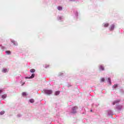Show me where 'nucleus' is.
<instances>
[{
  "label": "nucleus",
  "mask_w": 124,
  "mask_h": 124,
  "mask_svg": "<svg viewBox=\"0 0 124 124\" xmlns=\"http://www.w3.org/2000/svg\"><path fill=\"white\" fill-rule=\"evenodd\" d=\"M78 108L77 106L73 108L72 109L71 113L72 114H76V113H77V111H76V110H77Z\"/></svg>",
  "instance_id": "1"
},
{
  "label": "nucleus",
  "mask_w": 124,
  "mask_h": 124,
  "mask_svg": "<svg viewBox=\"0 0 124 124\" xmlns=\"http://www.w3.org/2000/svg\"><path fill=\"white\" fill-rule=\"evenodd\" d=\"M44 93L46 94L50 95V94H52V90H44Z\"/></svg>",
  "instance_id": "2"
},
{
  "label": "nucleus",
  "mask_w": 124,
  "mask_h": 124,
  "mask_svg": "<svg viewBox=\"0 0 124 124\" xmlns=\"http://www.w3.org/2000/svg\"><path fill=\"white\" fill-rule=\"evenodd\" d=\"M115 29V25L112 24L110 26L109 30L110 31H114V29Z\"/></svg>",
  "instance_id": "3"
},
{
  "label": "nucleus",
  "mask_w": 124,
  "mask_h": 124,
  "mask_svg": "<svg viewBox=\"0 0 124 124\" xmlns=\"http://www.w3.org/2000/svg\"><path fill=\"white\" fill-rule=\"evenodd\" d=\"M11 42L13 43L14 45L15 46H17V45H18V43L15 41H12Z\"/></svg>",
  "instance_id": "4"
},
{
  "label": "nucleus",
  "mask_w": 124,
  "mask_h": 124,
  "mask_svg": "<svg viewBox=\"0 0 124 124\" xmlns=\"http://www.w3.org/2000/svg\"><path fill=\"white\" fill-rule=\"evenodd\" d=\"M7 97V95L6 94H4L3 95H2L1 96V98L3 99H4L6 98Z\"/></svg>",
  "instance_id": "5"
},
{
  "label": "nucleus",
  "mask_w": 124,
  "mask_h": 124,
  "mask_svg": "<svg viewBox=\"0 0 124 124\" xmlns=\"http://www.w3.org/2000/svg\"><path fill=\"white\" fill-rule=\"evenodd\" d=\"M34 76H35V75H34V74H32V75H31V76L30 77H29V78H28V79H31V78H34Z\"/></svg>",
  "instance_id": "6"
},
{
  "label": "nucleus",
  "mask_w": 124,
  "mask_h": 124,
  "mask_svg": "<svg viewBox=\"0 0 124 124\" xmlns=\"http://www.w3.org/2000/svg\"><path fill=\"white\" fill-rule=\"evenodd\" d=\"M8 70H7V69H3L2 70V72H3V73H6V72H8Z\"/></svg>",
  "instance_id": "7"
},
{
  "label": "nucleus",
  "mask_w": 124,
  "mask_h": 124,
  "mask_svg": "<svg viewBox=\"0 0 124 124\" xmlns=\"http://www.w3.org/2000/svg\"><path fill=\"white\" fill-rule=\"evenodd\" d=\"M104 27L105 28H107L108 27H109V24L108 23H105V24H104Z\"/></svg>",
  "instance_id": "8"
},
{
  "label": "nucleus",
  "mask_w": 124,
  "mask_h": 124,
  "mask_svg": "<svg viewBox=\"0 0 124 124\" xmlns=\"http://www.w3.org/2000/svg\"><path fill=\"white\" fill-rule=\"evenodd\" d=\"M30 72H31V73H34V72H35V69H31L30 70Z\"/></svg>",
  "instance_id": "9"
},
{
  "label": "nucleus",
  "mask_w": 124,
  "mask_h": 124,
  "mask_svg": "<svg viewBox=\"0 0 124 124\" xmlns=\"http://www.w3.org/2000/svg\"><path fill=\"white\" fill-rule=\"evenodd\" d=\"M99 68L101 69V70H104V67L102 66V65H100Z\"/></svg>",
  "instance_id": "10"
},
{
  "label": "nucleus",
  "mask_w": 124,
  "mask_h": 124,
  "mask_svg": "<svg viewBox=\"0 0 124 124\" xmlns=\"http://www.w3.org/2000/svg\"><path fill=\"white\" fill-rule=\"evenodd\" d=\"M30 102H31V103H34V100L33 99H31L30 100Z\"/></svg>",
  "instance_id": "11"
},
{
  "label": "nucleus",
  "mask_w": 124,
  "mask_h": 124,
  "mask_svg": "<svg viewBox=\"0 0 124 124\" xmlns=\"http://www.w3.org/2000/svg\"><path fill=\"white\" fill-rule=\"evenodd\" d=\"M5 52H6V54H7V55H10V54L11 53V52L9 50H7Z\"/></svg>",
  "instance_id": "12"
},
{
  "label": "nucleus",
  "mask_w": 124,
  "mask_h": 124,
  "mask_svg": "<svg viewBox=\"0 0 124 124\" xmlns=\"http://www.w3.org/2000/svg\"><path fill=\"white\" fill-rule=\"evenodd\" d=\"M60 91H56L55 92V95H59V93H60Z\"/></svg>",
  "instance_id": "13"
},
{
  "label": "nucleus",
  "mask_w": 124,
  "mask_h": 124,
  "mask_svg": "<svg viewBox=\"0 0 124 124\" xmlns=\"http://www.w3.org/2000/svg\"><path fill=\"white\" fill-rule=\"evenodd\" d=\"M118 102H120V101H119V100H116V101H114V102H113V105H115V104H116V103H118Z\"/></svg>",
  "instance_id": "14"
},
{
  "label": "nucleus",
  "mask_w": 124,
  "mask_h": 124,
  "mask_svg": "<svg viewBox=\"0 0 124 124\" xmlns=\"http://www.w3.org/2000/svg\"><path fill=\"white\" fill-rule=\"evenodd\" d=\"M22 95H23V96H26V95H28V94H27V93H26V92H23V93H22Z\"/></svg>",
  "instance_id": "15"
},
{
  "label": "nucleus",
  "mask_w": 124,
  "mask_h": 124,
  "mask_svg": "<svg viewBox=\"0 0 124 124\" xmlns=\"http://www.w3.org/2000/svg\"><path fill=\"white\" fill-rule=\"evenodd\" d=\"M4 113H5V111H2L0 112V115H3V114H4Z\"/></svg>",
  "instance_id": "16"
},
{
  "label": "nucleus",
  "mask_w": 124,
  "mask_h": 124,
  "mask_svg": "<svg viewBox=\"0 0 124 124\" xmlns=\"http://www.w3.org/2000/svg\"><path fill=\"white\" fill-rule=\"evenodd\" d=\"M117 87H118V85L115 84V85L113 86V89H116V88H117Z\"/></svg>",
  "instance_id": "17"
},
{
  "label": "nucleus",
  "mask_w": 124,
  "mask_h": 124,
  "mask_svg": "<svg viewBox=\"0 0 124 124\" xmlns=\"http://www.w3.org/2000/svg\"><path fill=\"white\" fill-rule=\"evenodd\" d=\"M101 82H105V78H101Z\"/></svg>",
  "instance_id": "18"
},
{
  "label": "nucleus",
  "mask_w": 124,
  "mask_h": 124,
  "mask_svg": "<svg viewBox=\"0 0 124 124\" xmlns=\"http://www.w3.org/2000/svg\"><path fill=\"white\" fill-rule=\"evenodd\" d=\"M58 10H62V7H58Z\"/></svg>",
  "instance_id": "19"
},
{
  "label": "nucleus",
  "mask_w": 124,
  "mask_h": 124,
  "mask_svg": "<svg viewBox=\"0 0 124 124\" xmlns=\"http://www.w3.org/2000/svg\"><path fill=\"white\" fill-rule=\"evenodd\" d=\"M45 67H46V68H48V67H49V65L45 64Z\"/></svg>",
  "instance_id": "20"
},
{
  "label": "nucleus",
  "mask_w": 124,
  "mask_h": 124,
  "mask_svg": "<svg viewBox=\"0 0 124 124\" xmlns=\"http://www.w3.org/2000/svg\"><path fill=\"white\" fill-rule=\"evenodd\" d=\"M108 82H111V79L110 78H108Z\"/></svg>",
  "instance_id": "21"
},
{
  "label": "nucleus",
  "mask_w": 124,
  "mask_h": 124,
  "mask_svg": "<svg viewBox=\"0 0 124 124\" xmlns=\"http://www.w3.org/2000/svg\"><path fill=\"white\" fill-rule=\"evenodd\" d=\"M2 93V90H0V93Z\"/></svg>",
  "instance_id": "22"
},
{
  "label": "nucleus",
  "mask_w": 124,
  "mask_h": 124,
  "mask_svg": "<svg viewBox=\"0 0 124 124\" xmlns=\"http://www.w3.org/2000/svg\"><path fill=\"white\" fill-rule=\"evenodd\" d=\"M90 112H93V110L91 109V110H90Z\"/></svg>",
  "instance_id": "23"
}]
</instances>
